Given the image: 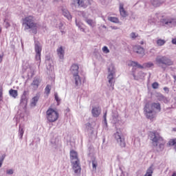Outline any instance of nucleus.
<instances>
[{
  "label": "nucleus",
  "instance_id": "obj_1",
  "mask_svg": "<svg viewBox=\"0 0 176 176\" xmlns=\"http://www.w3.org/2000/svg\"><path fill=\"white\" fill-rule=\"evenodd\" d=\"M163 16L160 13H156L155 14L151 15L149 16L148 23H156V21H159L160 20V23L164 27H168L171 28L174 27L176 24V19L170 16L166 18L162 19Z\"/></svg>",
  "mask_w": 176,
  "mask_h": 176
},
{
  "label": "nucleus",
  "instance_id": "obj_2",
  "mask_svg": "<svg viewBox=\"0 0 176 176\" xmlns=\"http://www.w3.org/2000/svg\"><path fill=\"white\" fill-rule=\"evenodd\" d=\"M156 109L158 112H160L162 108L160 107V103L153 102L151 104L147 103L144 108V113L147 119L152 120V119L156 117Z\"/></svg>",
  "mask_w": 176,
  "mask_h": 176
},
{
  "label": "nucleus",
  "instance_id": "obj_3",
  "mask_svg": "<svg viewBox=\"0 0 176 176\" xmlns=\"http://www.w3.org/2000/svg\"><path fill=\"white\" fill-rule=\"evenodd\" d=\"M155 64L157 67H160L164 71L166 70V67L173 65L174 61L166 56L160 55L155 58Z\"/></svg>",
  "mask_w": 176,
  "mask_h": 176
},
{
  "label": "nucleus",
  "instance_id": "obj_4",
  "mask_svg": "<svg viewBox=\"0 0 176 176\" xmlns=\"http://www.w3.org/2000/svg\"><path fill=\"white\" fill-rule=\"evenodd\" d=\"M151 140L153 141V146H157L159 145L158 151H162L164 149V142L163 141V138L160 137L159 133L151 132Z\"/></svg>",
  "mask_w": 176,
  "mask_h": 176
},
{
  "label": "nucleus",
  "instance_id": "obj_5",
  "mask_svg": "<svg viewBox=\"0 0 176 176\" xmlns=\"http://www.w3.org/2000/svg\"><path fill=\"white\" fill-rule=\"evenodd\" d=\"M34 16H28L23 19V24H25V30H32L33 34L38 33V24L34 22Z\"/></svg>",
  "mask_w": 176,
  "mask_h": 176
},
{
  "label": "nucleus",
  "instance_id": "obj_6",
  "mask_svg": "<svg viewBox=\"0 0 176 176\" xmlns=\"http://www.w3.org/2000/svg\"><path fill=\"white\" fill-rule=\"evenodd\" d=\"M109 75L107 76L108 82L112 87V90H113V86H115V74H116V71L115 69V66L111 64L108 67Z\"/></svg>",
  "mask_w": 176,
  "mask_h": 176
},
{
  "label": "nucleus",
  "instance_id": "obj_7",
  "mask_svg": "<svg viewBox=\"0 0 176 176\" xmlns=\"http://www.w3.org/2000/svg\"><path fill=\"white\" fill-rule=\"evenodd\" d=\"M46 118L48 122L53 123L58 120V112L52 108H50L46 111Z\"/></svg>",
  "mask_w": 176,
  "mask_h": 176
},
{
  "label": "nucleus",
  "instance_id": "obj_8",
  "mask_svg": "<svg viewBox=\"0 0 176 176\" xmlns=\"http://www.w3.org/2000/svg\"><path fill=\"white\" fill-rule=\"evenodd\" d=\"M129 67H138V68H140L141 69H144V68H151V67H153L154 64L152 62H148L143 64V65H141L138 63V62L130 60L128 63Z\"/></svg>",
  "mask_w": 176,
  "mask_h": 176
},
{
  "label": "nucleus",
  "instance_id": "obj_9",
  "mask_svg": "<svg viewBox=\"0 0 176 176\" xmlns=\"http://www.w3.org/2000/svg\"><path fill=\"white\" fill-rule=\"evenodd\" d=\"M114 138L120 148H126V141L124 140V138L122 136V133L120 132L117 131L114 133Z\"/></svg>",
  "mask_w": 176,
  "mask_h": 176
},
{
  "label": "nucleus",
  "instance_id": "obj_10",
  "mask_svg": "<svg viewBox=\"0 0 176 176\" xmlns=\"http://www.w3.org/2000/svg\"><path fill=\"white\" fill-rule=\"evenodd\" d=\"M34 49L36 52V60L40 61L41 60V53L42 52V45L38 41H34Z\"/></svg>",
  "mask_w": 176,
  "mask_h": 176
},
{
  "label": "nucleus",
  "instance_id": "obj_11",
  "mask_svg": "<svg viewBox=\"0 0 176 176\" xmlns=\"http://www.w3.org/2000/svg\"><path fill=\"white\" fill-rule=\"evenodd\" d=\"M27 91H24L21 97V101H20V106L23 108V109H25L27 108V104L28 102V98H27Z\"/></svg>",
  "mask_w": 176,
  "mask_h": 176
},
{
  "label": "nucleus",
  "instance_id": "obj_12",
  "mask_svg": "<svg viewBox=\"0 0 176 176\" xmlns=\"http://www.w3.org/2000/svg\"><path fill=\"white\" fill-rule=\"evenodd\" d=\"M71 163L74 173L77 175L80 174V171H82V168H80V161H73Z\"/></svg>",
  "mask_w": 176,
  "mask_h": 176
},
{
  "label": "nucleus",
  "instance_id": "obj_13",
  "mask_svg": "<svg viewBox=\"0 0 176 176\" xmlns=\"http://www.w3.org/2000/svg\"><path fill=\"white\" fill-rule=\"evenodd\" d=\"M133 52L137 53V54H140L142 56H145V50L144 47L140 45L133 46Z\"/></svg>",
  "mask_w": 176,
  "mask_h": 176
},
{
  "label": "nucleus",
  "instance_id": "obj_14",
  "mask_svg": "<svg viewBox=\"0 0 176 176\" xmlns=\"http://www.w3.org/2000/svg\"><path fill=\"white\" fill-rule=\"evenodd\" d=\"M57 55L60 60H64V56L65 54V50L63 46H60L56 50Z\"/></svg>",
  "mask_w": 176,
  "mask_h": 176
},
{
  "label": "nucleus",
  "instance_id": "obj_15",
  "mask_svg": "<svg viewBox=\"0 0 176 176\" xmlns=\"http://www.w3.org/2000/svg\"><path fill=\"white\" fill-rule=\"evenodd\" d=\"M70 72L73 76L75 75H79V66L77 64H73L71 66Z\"/></svg>",
  "mask_w": 176,
  "mask_h": 176
},
{
  "label": "nucleus",
  "instance_id": "obj_16",
  "mask_svg": "<svg viewBox=\"0 0 176 176\" xmlns=\"http://www.w3.org/2000/svg\"><path fill=\"white\" fill-rule=\"evenodd\" d=\"M91 113L94 118H98L101 114V108L100 107H94L92 108Z\"/></svg>",
  "mask_w": 176,
  "mask_h": 176
},
{
  "label": "nucleus",
  "instance_id": "obj_17",
  "mask_svg": "<svg viewBox=\"0 0 176 176\" xmlns=\"http://www.w3.org/2000/svg\"><path fill=\"white\" fill-rule=\"evenodd\" d=\"M132 75H133L135 80H140V79H144V78H145V76H146V74L144 73L142 71H140L138 73V76H135V73H134V72L132 73Z\"/></svg>",
  "mask_w": 176,
  "mask_h": 176
},
{
  "label": "nucleus",
  "instance_id": "obj_18",
  "mask_svg": "<svg viewBox=\"0 0 176 176\" xmlns=\"http://www.w3.org/2000/svg\"><path fill=\"white\" fill-rule=\"evenodd\" d=\"M70 160L72 162H77L79 160L78 158V153L74 150L70 151Z\"/></svg>",
  "mask_w": 176,
  "mask_h": 176
},
{
  "label": "nucleus",
  "instance_id": "obj_19",
  "mask_svg": "<svg viewBox=\"0 0 176 176\" xmlns=\"http://www.w3.org/2000/svg\"><path fill=\"white\" fill-rule=\"evenodd\" d=\"M119 10L120 16H122V17H127V16L129 15L127 14V11L124 10L123 3H120Z\"/></svg>",
  "mask_w": 176,
  "mask_h": 176
},
{
  "label": "nucleus",
  "instance_id": "obj_20",
  "mask_svg": "<svg viewBox=\"0 0 176 176\" xmlns=\"http://www.w3.org/2000/svg\"><path fill=\"white\" fill-rule=\"evenodd\" d=\"M73 79H74L76 86H80V85H82V79H80L79 74L73 76Z\"/></svg>",
  "mask_w": 176,
  "mask_h": 176
},
{
  "label": "nucleus",
  "instance_id": "obj_21",
  "mask_svg": "<svg viewBox=\"0 0 176 176\" xmlns=\"http://www.w3.org/2000/svg\"><path fill=\"white\" fill-rule=\"evenodd\" d=\"M63 15L67 19V20H72V16L66 8H62Z\"/></svg>",
  "mask_w": 176,
  "mask_h": 176
},
{
  "label": "nucleus",
  "instance_id": "obj_22",
  "mask_svg": "<svg viewBox=\"0 0 176 176\" xmlns=\"http://www.w3.org/2000/svg\"><path fill=\"white\" fill-rule=\"evenodd\" d=\"M40 83H41V81H39V79L34 78L31 84V86H32L34 90H36V89L39 87Z\"/></svg>",
  "mask_w": 176,
  "mask_h": 176
},
{
  "label": "nucleus",
  "instance_id": "obj_23",
  "mask_svg": "<svg viewBox=\"0 0 176 176\" xmlns=\"http://www.w3.org/2000/svg\"><path fill=\"white\" fill-rule=\"evenodd\" d=\"M84 21H85L88 25H90L91 28H94V27H96V21H93V19L85 18Z\"/></svg>",
  "mask_w": 176,
  "mask_h": 176
},
{
  "label": "nucleus",
  "instance_id": "obj_24",
  "mask_svg": "<svg viewBox=\"0 0 176 176\" xmlns=\"http://www.w3.org/2000/svg\"><path fill=\"white\" fill-rule=\"evenodd\" d=\"M18 134L19 139L23 140V136L24 135V126H21V124H19Z\"/></svg>",
  "mask_w": 176,
  "mask_h": 176
},
{
  "label": "nucleus",
  "instance_id": "obj_25",
  "mask_svg": "<svg viewBox=\"0 0 176 176\" xmlns=\"http://www.w3.org/2000/svg\"><path fill=\"white\" fill-rule=\"evenodd\" d=\"M74 2H77L78 6L80 8H87V4L85 3V0H73Z\"/></svg>",
  "mask_w": 176,
  "mask_h": 176
},
{
  "label": "nucleus",
  "instance_id": "obj_26",
  "mask_svg": "<svg viewBox=\"0 0 176 176\" xmlns=\"http://www.w3.org/2000/svg\"><path fill=\"white\" fill-rule=\"evenodd\" d=\"M158 100L159 101H162V102H164V104H168V102H170V100H168V98L165 97L163 95H160L158 96Z\"/></svg>",
  "mask_w": 176,
  "mask_h": 176
},
{
  "label": "nucleus",
  "instance_id": "obj_27",
  "mask_svg": "<svg viewBox=\"0 0 176 176\" xmlns=\"http://www.w3.org/2000/svg\"><path fill=\"white\" fill-rule=\"evenodd\" d=\"M9 93L11 97H13V98H16L19 96L17 90L16 89H10L9 91Z\"/></svg>",
  "mask_w": 176,
  "mask_h": 176
},
{
  "label": "nucleus",
  "instance_id": "obj_28",
  "mask_svg": "<svg viewBox=\"0 0 176 176\" xmlns=\"http://www.w3.org/2000/svg\"><path fill=\"white\" fill-rule=\"evenodd\" d=\"M151 3L155 8H157L158 6H160V5L162 4V2H160V1L159 0H151Z\"/></svg>",
  "mask_w": 176,
  "mask_h": 176
},
{
  "label": "nucleus",
  "instance_id": "obj_29",
  "mask_svg": "<svg viewBox=\"0 0 176 176\" xmlns=\"http://www.w3.org/2000/svg\"><path fill=\"white\" fill-rule=\"evenodd\" d=\"M86 126V130L87 131H88V133H91V134H93V126H91V124H90V122H88L85 124Z\"/></svg>",
  "mask_w": 176,
  "mask_h": 176
},
{
  "label": "nucleus",
  "instance_id": "obj_30",
  "mask_svg": "<svg viewBox=\"0 0 176 176\" xmlns=\"http://www.w3.org/2000/svg\"><path fill=\"white\" fill-rule=\"evenodd\" d=\"M109 21H111V23H115L116 24H119V19L115 16H110L108 18Z\"/></svg>",
  "mask_w": 176,
  "mask_h": 176
},
{
  "label": "nucleus",
  "instance_id": "obj_31",
  "mask_svg": "<svg viewBox=\"0 0 176 176\" xmlns=\"http://www.w3.org/2000/svg\"><path fill=\"white\" fill-rule=\"evenodd\" d=\"M39 100V96H34L32 99V102H31V107H35L36 105V102H38V101Z\"/></svg>",
  "mask_w": 176,
  "mask_h": 176
},
{
  "label": "nucleus",
  "instance_id": "obj_32",
  "mask_svg": "<svg viewBox=\"0 0 176 176\" xmlns=\"http://www.w3.org/2000/svg\"><path fill=\"white\" fill-rule=\"evenodd\" d=\"M76 25L79 28L80 31H81V32H85V28L82 27V25H83V23H82L81 22H78V20L76 19Z\"/></svg>",
  "mask_w": 176,
  "mask_h": 176
},
{
  "label": "nucleus",
  "instance_id": "obj_33",
  "mask_svg": "<svg viewBox=\"0 0 176 176\" xmlns=\"http://www.w3.org/2000/svg\"><path fill=\"white\" fill-rule=\"evenodd\" d=\"M52 90V85H47L45 88V94H46V96H49V94H50V91Z\"/></svg>",
  "mask_w": 176,
  "mask_h": 176
},
{
  "label": "nucleus",
  "instance_id": "obj_34",
  "mask_svg": "<svg viewBox=\"0 0 176 176\" xmlns=\"http://www.w3.org/2000/svg\"><path fill=\"white\" fill-rule=\"evenodd\" d=\"M112 118L114 120L118 119V118H119V113L118 112V111L115 110L112 112Z\"/></svg>",
  "mask_w": 176,
  "mask_h": 176
},
{
  "label": "nucleus",
  "instance_id": "obj_35",
  "mask_svg": "<svg viewBox=\"0 0 176 176\" xmlns=\"http://www.w3.org/2000/svg\"><path fill=\"white\" fill-rule=\"evenodd\" d=\"M165 43H166L165 40H163V39L157 40V45L158 46H163Z\"/></svg>",
  "mask_w": 176,
  "mask_h": 176
},
{
  "label": "nucleus",
  "instance_id": "obj_36",
  "mask_svg": "<svg viewBox=\"0 0 176 176\" xmlns=\"http://www.w3.org/2000/svg\"><path fill=\"white\" fill-rule=\"evenodd\" d=\"M54 98H55V100L56 101V102H58V105H59L60 102L61 101V99H60V98H58V94H57V92H54Z\"/></svg>",
  "mask_w": 176,
  "mask_h": 176
},
{
  "label": "nucleus",
  "instance_id": "obj_37",
  "mask_svg": "<svg viewBox=\"0 0 176 176\" xmlns=\"http://www.w3.org/2000/svg\"><path fill=\"white\" fill-rule=\"evenodd\" d=\"M130 36L131 39H135V38H140V36L138 35V34L135 32L131 33Z\"/></svg>",
  "mask_w": 176,
  "mask_h": 176
},
{
  "label": "nucleus",
  "instance_id": "obj_38",
  "mask_svg": "<svg viewBox=\"0 0 176 176\" xmlns=\"http://www.w3.org/2000/svg\"><path fill=\"white\" fill-rule=\"evenodd\" d=\"M170 146H174L176 144V139H172L168 142Z\"/></svg>",
  "mask_w": 176,
  "mask_h": 176
},
{
  "label": "nucleus",
  "instance_id": "obj_39",
  "mask_svg": "<svg viewBox=\"0 0 176 176\" xmlns=\"http://www.w3.org/2000/svg\"><path fill=\"white\" fill-rule=\"evenodd\" d=\"M103 53H105L106 54H108L109 53V49H108V47L104 46L102 49Z\"/></svg>",
  "mask_w": 176,
  "mask_h": 176
},
{
  "label": "nucleus",
  "instance_id": "obj_40",
  "mask_svg": "<svg viewBox=\"0 0 176 176\" xmlns=\"http://www.w3.org/2000/svg\"><path fill=\"white\" fill-rule=\"evenodd\" d=\"M97 166H98L97 161L93 160L92 161V167H93L94 170H97Z\"/></svg>",
  "mask_w": 176,
  "mask_h": 176
},
{
  "label": "nucleus",
  "instance_id": "obj_41",
  "mask_svg": "<svg viewBox=\"0 0 176 176\" xmlns=\"http://www.w3.org/2000/svg\"><path fill=\"white\" fill-rule=\"evenodd\" d=\"M152 87H153V89H159V82H153L152 84Z\"/></svg>",
  "mask_w": 176,
  "mask_h": 176
},
{
  "label": "nucleus",
  "instance_id": "obj_42",
  "mask_svg": "<svg viewBox=\"0 0 176 176\" xmlns=\"http://www.w3.org/2000/svg\"><path fill=\"white\" fill-rule=\"evenodd\" d=\"M63 25H64V24L63 23V22L60 21L58 25L56 27H58V28H59V30H61L63 28Z\"/></svg>",
  "mask_w": 176,
  "mask_h": 176
},
{
  "label": "nucleus",
  "instance_id": "obj_43",
  "mask_svg": "<svg viewBox=\"0 0 176 176\" xmlns=\"http://www.w3.org/2000/svg\"><path fill=\"white\" fill-rule=\"evenodd\" d=\"M5 27L6 28H9V27H10V23H9V22L5 21Z\"/></svg>",
  "mask_w": 176,
  "mask_h": 176
},
{
  "label": "nucleus",
  "instance_id": "obj_44",
  "mask_svg": "<svg viewBox=\"0 0 176 176\" xmlns=\"http://www.w3.org/2000/svg\"><path fill=\"white\" fill-rule=\"evenodd\" d=\"M6 173L9 175H12V174H13V170H12V169H9V170H7Z\"/></svg>",
  "mask_w": 176,
  "mask_h": 176
},
{
  "label": "nucleus",
  "instance_id": "obj_45",
  "mask_svg": "<svg viewBox=\"0 0 176 176\" xmlns=\"http://www.w3.org/2000/svg\"><path fill=\"white\" fill-rule=\"evenodd\" d=\"M103 119L104 120V123L107 124V111L104 113V114L103 116Z\"/></svg>",
  "mask_w": 176,
  "mask_h": 176
},
{
  "label": "nucleus",
  "instance_id": "obj_46",
  "mask_svg": "<svg viewBox=\"0 0 176 176\" xmlns=\"http://www.w3.org/2000/svg\"><path fill=\"white\" fill-rule=\"evenodd\" d=\"M164 90L166 93H168V91H170V90L168 89V87H164Z\"/></svg>",
  "mask_w": 176,
  "mask_h": 176
},
{
  "label": "nucleus",
  "instance_id": "obj_47",
  "mask_svg": "<svg viewBox=\"0 0 176 176\" xmlns=\"http://www.w3.org/2000/svg\"><path fill=\"white\" fill-rule=\"evenodd\" d=\"M2 91H3L2 87H0V98H2Z\"/></svg>",
  "mask_w": 176,
  "mask_h": 176
},
{
  "label": "nucleus",
  "instance_id": "obj_48",
  "mask_svg": "<svg viewBox=\"0 0 176 176\" xmlns=\"http://www.w3.org/2000/svg\"><path fill=\"white\" fill-rule=\"evenodd\" d=\"M2 60H3V55L0 54V63H2Z\"/></svg>",
  "mask_w": 176,
  "mask_h": 176
},
{
  "label": "nucleus",
  "instance_id": "obj_49",
  "mask_svg": "<svg viewBox=\"0 0 176 176\" xmlns=\"http://www.w3.org/2000/svg\"><path fill=\"white\" fill-rule=\"evenodd\" d=\"M172 43H173V45H176V38L172 40Z\"/></svg>",
  "mask_w": 176,
  "mask_h": 176
},
{
  "label": "nucleus",
  "instance_id": "obj_50",
  "mask_svg": "<svg viewBox=\"0 0 176 176\" xmlns=\"http://www.w3.org/2000/svg\"><path fill=\"white\" fill-rule=\"evenodd\" d=\"M172 176H176V172H174L172 175Z\"/></svg>",
  "mask_w": 176,
  "mask_h": 176
},
{
  "label": "nucleus",
  "instance_id": "obj_51",
  "mask_svg": "<svg viewBox=\"0 0 176 176\" xmlns=\"http://www.w3.org/2000/svg\"><path fill=\"white\" fill-rule=\"evenodd\" d=\"M144 44V41H140V45H143Z\"/></svg>",
  "mask_w": 176,
  "mask_h": 176
},
{
  "label": "nucleus",
  "instance_id": "obj_52",
  "mask_svg": "<svg viewBox=\"0 0 176 176\" xmlns=\"http://www.w3.org/2000/svg\"><path fill=\"white\" fill-rule=\"evenodd\" d=\"M113 30H118V28L116 27H113Z\"/></svg>",
  "mask_w": 176,
  "mask_h": 176
},
{
  "label": "nucleus",
  "instance_id": "obj_53",
  "mask_svg": "<svg viewBox=\"0 0 176 176\" xmlns=\"http://www.w3.org/2000/svg\"><path fill=\"white\" fill-rule=\"evenodd\" d=\"M173 78L175 80H176V76H173Z\"/></svg>",
  "mask_w": 176,
  "mask_h": 176
},
{
  "label": "nucleus",
  "instance_id": "obj_54",
  "mask_svg": "<svg viewBox=\"0 0 176 176\" xmlns=\"http://www.w3.org/2000/svg\"><path fill=\"white\" fill-rule=\"evenodd\" d=\"M55 2H58L60 0H54Z\"/></svg>",
  "mask_w": 176,
  "mask_h": 176
},
{
  "label": "nucleus",
  "instance_id": "obj_55",
  "mask_svg": "<svg viewBox=\"0 0 176 176\" xmlns=\"http://www.w3.org/2000/svg\"><path fill=\"white\" fill-rule=\"evenodd\" d=\"M174 148H175V149L176 151V144L174 145Z\"/></svg>",
  "mask_w": 176,
  "mask_h": 176
},
{
  "label": "nucleus",
  "instance_id": "obj_56",
  "mask_svg": "<svg viewBox=\"0 0 176 176\" xmlns=\"http://www.w3.org/2000/svg\"><path fill=\"white\" fill-rule=\"evenodd\" d=\"M62 34H65V32L61 31Z\"/></svg>",
  "mask_w": 176,
  "mask_h": 176
},
{
  "label": "nucleus",
  "instance_id": "obj_57",
  "mask_svg": "<svg viewBox=\"0 0 176 176\" xmlns=\"http://www.w3.org/2000/svg\"><path fill=\"white\" fill-rule=\"evenodd\" d=\"M103 28H107V27L106 26H103Z\"/></svg>",
  "mask_w": 176,
  "mask_h": 176
}]
</instances>
